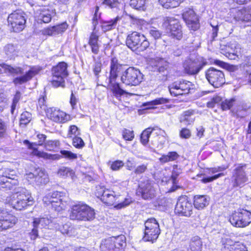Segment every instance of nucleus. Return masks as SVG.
Here are the masks:
<instances>
[{
	"label": "nucleus",
	"instance_id": "nucleus-1",
	"mask_svg": "<svg viewBox=\"0 0 251 251\" xmlns=\"http://www.w3.org/2000/svg\"><path fill=\"white\" fill-rule=\"evenodd\" d=\"M33 203V199L27 190L23 187L16 188L14 193L6 198L5 202L0 201V227L7 229L13 227L17 222L15 216L8 213L7 209L4 210V205L22 210Z\"/></svg>",
	"mask_w": 251,
	"mask_h": 251
},
{
	"label": "nucleus",
	"instance_id": "nucleus-2",
	"mask_svg": "<svg viewBox=\"0 0 251 251\" xmlns=\"http://www.w3.org/2000/svg\"><path fill=\"white\" fill-rule=\"evenodd\" d=\"M33 226V228L30 233L31 240H35L38 236V228L59 230L62 234L68 236H73L75 233V229L70 223L63 224L60 218H53L50 216L34 218Z\"/></svg>",
	"mask_w": 251,
	"mask_h": 251
},
{
	"label": "nucleus",
	"instance_id": "nucleus-3",
	"mask_svg": "<svg viewBox=\"0 0 251 251\" xmlns=\"http://www.w3.org/2000/svg\"><path fill=\"white\" fill-rule=\"evenodd\" d=\"M126 43L128 48L136 52L145 50L150 46L146 37L136 31H133L127 35Z\"/></svg>",
	"mask_w": 251,
	"mask_h": 251
},
{
	"label": "nucleus",
	"instance_id": "nucleus-4",
	"mask_svg": "<svg viewBox=\"0 0 251 251\" xmlns=\"http://www.w3.org/2000/svg\"><path fill=\"white\" fill-rule=\"evenodd\" d=\"M24 144L27 145L29 149L33 150V154L44 159L58 160L61 158V157H62L68 160H74L77 159L78 157L77 154L67 150H61L60 151L61 156L57 154H52L44 151H41L37 150V149L34 147V146H37V144L35 143H31L26 140L24 141Z\"/></svg>",
	"mask_w": 251,
	"mask_h": 251
},
{
	"label": "nucleus",
	"instance_id": "nucleus-5",
	"mask_svg": "<svg viewBox=\"0 0 251 251\" xmlns=\"http://www.w3.org/2000/svg\"><path fill=\"white\" fill-rule=\"evenodd\" d=\"M69 198L66 193L55 191L43 198V201L47 205L51 204L55 210L60 211L66 208Z\"/></svg>",
	"mask_w": 251,
	"mask_h": 251
},
{
	"label": "nucleus",
	"instance_id": "nucleus-6",
	"mask_svg": "<svg viewBox=\"0 0 251 251\" xmlns=\"http://www.w3.org/2000/svg\"><path fill=\"white\" fill-rule=\"evenodd\" d=\"M67 67V64L64 62H59L52 67L51 70L52 79L50 82L53 87L57 88L65 86V79L68 75Z\"/></svg>",
	"mask_w": 251,
	"mask_h": 251
},
{
	"label": "nucleus",
	"instance_id": "nucleus-7",
	"mask_svg": "<svg viewBox=\"0 0 251 251\" xmlns=\"http://www.w3.org/2000/svg\"><path fill=\"white\" fill-rule=\"evenodd\" d=\"M162 27L167 34L173 38L180 40L182 37L181 26L178 20L173 17H166L163 19Z\"/></svg>",
	"mask_w": 251,
	"mask_h": 251
},
{
	"label": "nucleus",
	"instance_id": "nucleus-8",
	"mask_svg": "<svg viewBox=\"0 0 251 251\" xmlns=\"http://www.w3.org/2000/svg\"><path fill=\"white\" fill-rule=\"evenodd\" d=\"M143 79V75L139 70L129 67L125 70L121 76V81L129 86H137Z\"/></svg>",
	"mask_w": 251,
	"mask_h": 251
},
{
	"label": "nucleus",
	"instance_id": "nucleus-9",
	"mask_svg": "<svg viewBox=\"0 0 251 251\" xmlns=\"http://www.w3.org/2000/svg\"><path fill=\"white\" fill-rule=\"evenodd\" d=\"M229 221L235 227H246L251 223V212L244 209L236 211L230 216Z\"/></svg>",
	"mask_w": 251,
	"mask_h": 251
},
{
	"label": "nucleus",
	"instance_id": "nucleus-10",
	"mask_svg": "<svg viewBox=\"0 0 251 251\" xmlns=\"http://www.w3.org/2000/svg\"><path fill=\"white\" fill-rule=\"evenodd\" d=\"M145 229L143 239L145 241H155L160 234L159 224L154 218L148 219L145 223Z\"/></svg>",
	"mask_w": 251,
	"mask_h": 251
},
{
	"label": "nucleus",
	"instance_id": "nucleus-11",
	"mask_svg": "<svg viewBox=\"0 0 251 251\" xmlns=\"http://www.w3.org/2000/svg\"><path fill=\"white\" fill-rule=\"evenodd\" d=\"M169 89L172 96H177L188 94L194 89V85L192 82L182 79L173 83Z\"/></svg>",
	"mask_w": 251,
	"mask_h": 251
},
{
	"label": "nucleus",
	"instance_id": "nucleus-12",
	"mask_svg": "<svg viewBox=\"0 0 251 251\" xmlns=\"http://www.w3.org/2000/svg\"><path fill=\"white\" fill-rule=\"evenodd\" d=\"M205 77L209 83L215 88H219L225 83L223 71L211 67L205 72Z\"/></svg>",
	"mask_w": 251,
	"mask_h": 251
},
{
	"label": "nucleus",
	"instance_id": "nucleus-13",
	"mask_svg": "<svg viewBox=\"0 0 251 251\" xmlns=\"http://www.w3.org/2000/svg\"><path fill=\"white\" fill-rule=\"evenodd\" d=\"M96 195L108 205H113L119 201L117 200L119 196L116 195L113 191L106 189L103 186L100 185L96 187Z\"/></svg>",
	"mask_w": 251,
	"mask_h": 251
},
{
	"label": "nucleus",
	"instance_id": "nucleus-14",
	"mask_svg": "<svg viewBox=\"0 0 251 251\" xmlns=\"http://www.w3.org/2000/svg\"><path fill=\"white\" fill-rule=\"evenodd\" d=\"M193 206L186 196L180 197L175 207V212L179 215L190 217L193 213Z\"/></svg>",
	"mask_w": 251,
	"mask_h": 251
},
{
	"label": "nucleus",
	"instance_id": "nucleus-15",
	"mask_svg": "<svg viewBox=\"0 0 251 251\" xmlns=\"http://www.w3.org/2000/svg\"><path fill=\"white\" fill-rule=\"evenodd\" d=\"M7 21L13 31L16 32H20L24 29L26 22L24 14L19 11H15L10 14Z\"/></svg>",
	"mask_w": 251,
	"mask_h": 251
},
{
	"label": "nucleus",
	"instance_id": "nucleus-16",
	"mask_svg": "<svg viewBox=\"0 0 251 251\" xmlns=\"http://www.w3.org/2000/svg\"><path fill=\"white\" fill-rule=\"evenodd\" d=\"M156 185L148 179L141 181L139 184L138 192L141 194L142 198L146 200H151L156 196Z\"/></svg>",
	"mask_w": 251,
	"mask_h": 251
},
{
	"label": "nucleus",
	"instance_id": "nucleus-17",
	"mask_svg": "<svg viewBox=\"0 0 251 251\" xmlns=\"http://www.w3.org/2000/svg\"><path fill=\"white\" fill-rule=\"evenodd\" d=\"M25 178L30 183H35L37 185L46 184L49 180L46 171L40 168H36L33 172L26 173Z\"/></svg>",
	"mask_w": 251,
	"mask_h": 251
},
{
	"label": "nucleus",
	"instance_id": "nucleus-18",
	"mask_svg": "<svg viewBox=\"0 0 251 251\" xmlns=\"http://www.w3.org/2000/svg\"><path fill=\"white\" fill-rule=\"evenodd\" d=\"M45 111L47 118L55 123H65L71 120L70 115L56 108H48Z\"/></svg>",
	"mask_w": 251,
	"mask_h": 251
},
{
	"label": "nucleus",
	"instance_id": "nucleus-19",
	"mask_svg": "<svg viewBox=\"0 0 251 251\" xmlns=\"http://www.w3.org/2000/svg\"><path fill=\"white\" fill-rule=\"evenodd\" d=\"M245 168V165L239 164L234 169L232 174L234 187H242L248 181Z\"/></svg>",
	"mask_w": 251,
	"mask_h": 251
},
{
	"label": "nucleus",
	"instance_id": "nucleus-20",
	"mask_svg": "<svg viewBox=\"0 0 251 251\" xmlns=\"http://www.w3.org/2000/svg\"><path fill=\"white\" fill-rule=\"evenodd\" d=\"M182 18L188 26L193 30H196L199 27L198 18L192 9L185 8L182 13Z\"/></svg>",
	"mask_w": 251,
	"mask_h": 251
},
{
	"label": "nucleus",
	"instance_id": "nucleus-21",
	"mask_svg": "<svg viewBox=\"0 0 251 251\" xmlns=\"http://www.w3.org/2000/svg\"><path fill=\"white\" fill-rule=\"evenodd\" d=\"M86 210L87 212H89V216H91V213L89 210V206L82 202H79L72 206L71 211L70 214V217L72 220H76L80 221L81 219L85 218L82 215L84 210Z\"/></svg>",
	"mask_w": 251,
	"mask_h": 251
},
{
	"label": "nucleus",
	"instance_id": "nucleus-22",
	"mask_svg": "<svg viewBox=\"0 0 251 251\" xmlns=\"http://www.w3.org/2000/svg\"><path fill=\"white\" fill-rule=\"evenodd\" d=\"M205 65V63L201 62L196 60H193L191 58L186 59L183 67L185 72L189 75L198 74Z\"/></svg>",
	"mask_w": 251,
	"mask_h": 251
},
{
	"label": "nucleus",
	"instance_id": "nucleus-23",
	"mask_svg": "<svg viewBox=\"0 0 251 251\" xmlns=\"http://www.w3.org/2000/svg\"><path fill=\"white\" fill-rule=\"evenodd\" d=\"M17 177L14 171H6L0 177V184H5V187L11 189L13 185H16L18 183Z\"/></svg>",
	"mask_w": 251,
	"mask_h": 251
},
{
	"label": "nucleus",
	"instance_id": "nucleus-24",
	"mask_svg": "<svg viewBox=\"0 0 251 251\" xmlns=\"http://www.w3.org/2000/svg\"><path fill=\"white\" fill-rule=\"evenodd\" d=\"M226 50H232L233 52H226L224 48L221 49V53L230 60H235L239 58L241 55V47L240 45L236 42H230L226 46Z\"/></svg>",
	"mask_w": 251,
	"mask_h": 251
},
{
	"label": "nucleus",
	"instance_id": "nucleus-25",
	"mask_svg": "<svg viewBox=\"0 0 251 251\" xmlns=\"http://www.w3.org/2000/svg\"><path fill=\"white\" fill-rule=\"evenodd\" d=\"M41 70L42 68L38 66L31 67L25 75L14 78L13 82L15 85H20L25 83L38 74Z\"/></svg>",
	"mask_w": 251,
	"mask_h": 251
},
{
	"label": "nucleus",
	"instance_id": "nucleus-26",
	"mask_svg": "<svg viewBox=\"0 0 251 251\" xmlns=\"http://www.w3.org/2000/svg\"><path fill=\"white\" fill-rule=\"evenodd\" d=\"M108 86L112 92L113 96L119 100H120L122 96L128 94L126 90L121 88L120 84L116 82V79H108Z\"/></svg>",
	"mask_w": 251,
	"mask_h": 251
},
{
	"label": "nucleus",
	"instance_id": "nucleus-27",
	"mask_svg": "<svg viewBox=\"0 0 251 251\" xmlns=\"http://www.w3.org/2000/svg\"><path fill=\"white\" fill-rule=\"evenodd\" d=\"M68 26L67 23L64 22L61 24L45 28L43 30V34L49 36H54L64 32Z\"/></svg>",
	"mask_w": 251,
	"mask_h": 251
},
{
	"label": "nucleus",
	"instance_id": "nucleus-28",
	"mask_svg": "<svg viewBox=\"0 0 251 251\" xmlns=\"http://www.w3.org/2000/svg\"><path fill=\"white\" fill-rule=\"evenodd\" d=\"M124 70L123 66L119 64L116 58H112L110 63V72L108 79H116L118 74Z\"/></svg>",
	"mask_w": 251,
	"mask_h": 251
},
{
	"label": "nucleus",
	"instance_id": "nucleus-29",
	"mask_svg": "<svg viewBox=\"0 0 251 251\" xmlns=\"http://www.w3.org/2000/svg\"><path fill=\"white\" fill-rule=\"evenodd\" d=\"M209 198L206 195H196L194 198V206L198 209H203L209 204Z\"/></svg>",
	"mask_w": 251,
	"mask_h": 251
},
{
	"label": "nucleus",
	"instance_id": "nucleus-30",
	"mask_svg": "<svg viewBox=\"0 0 251 251\" xmlns=\"http://www.w3.org/2000/svg\"><path fill=\"white\" fill-rule=\"evenodd\" d=\"M195 113L193 110L183 112L179 117V122L187 126L192 124L195 119Z\"/></svg>",
	"mask_w": 251,
	"mask_h": 251
},
{
	"label": "nucleus",
	"instance_id": "nucleus-31",
	"mask_svg": "<svg viewBox=\"0 0 251 251\" xmlns=\"http://www.w3.org/2000/svg\"><path fill=\"white\" fill-rule=\"evenodd\" d=\"M24 72V69L19 67H12L6 64L0 65V75L3 73H9L11 75H20Z\"/></svg>",
	"mask_w": 251,
	"mask_h": 251
},
{
	"label": "nucleus",
	"instance_id": "nucleus-32",
	"mask_svg": "<svg viewBox=\"0 0 251 251\" xmlns=\"http://www.w3.org/2000/svg\"><path fill=\"white\" fill-rule=\"evenodd\" d=\"M53 14L54 12L52 10H50L47 7H43L40 9L38 20L45 23H48L51 21Z\"/></svg>",
	"mask_w": 251,
	"mask_h": 251
},
{
	"label": "nucleus",
	"instance_id": "nucleus-33",
	"mask_svg": "<svg viewBox=\"0 0 251 251\" xmlns=\"http://www.w3.org/2000/svg\"><path fill=\"white\" fill-rule=\"evenodd\" d=\"M99 35L96 33L93 32L89 38V45L91 47L92 52L95 54H97L99 52L100 45L98 43Z\"/></svg>",
	"mask_w": 251,
	"mask_h": 251
},
{
	"label": "nucleus",
	"instance_id": "nucleus-34",
	"mask_svg": "<svg viewBox=\"0 0 251 251\" xmlns=\"http://www.w3.org/2000/svg\"><path fill=\"white\" fill-rule=\"evenodd\" d=\"M181 173V170L179 168H178L177 165H174L173 166L172 175L171 178L170 180V181L171 182V183H172L173 184V186L170 190L171 191H174L177 189V188L179 187L177 185V180L176 179V178Z\"/></svg>",
	"mask_w": 251,
	"mask_h": 251
},
{
	"label": "nucleus",
	"instance_id": "nucleus-35",
	"mask_svg": "<svg viewBox=\"0 0 251 251\" xmlns=\"http://www.w3.org/2000/svg\"><path fill=\"white\" fill-rule=\"evenodd\" d=\"M237 18L243 21H251V7L238 10L237 13Z\"/></svg>",
	"mask_w": 251,
	"mask_h": 251
},
{
	"label": "nucleus",
	"instance_id": "nucleus-36",
	"mask_svg": "<svg viewBox=\"0 0 251 251\" xmlns=\"http://www.w3.org/2000/svg\"><path fill=\"white\" fill-rule=\"evenodd\" d=\"M152 62L153 65L159 73H163L167 69L168 63L163 58H156L152 61Z\"/></svg>",
	"mask_w": 251,
	"mask_h": 251
},
{
	"label": "nucleus",
	"instance_id": "nucleus-37",
	"mask_svg": "<svg viewBox=\"0 0 251 251\" xmlns=\"http://www.w3.org/2000/svg\"><path fill=\"white\" fill-rule=\"evenodd\" d=\"M58 175L63 178L71 177L73 180L75 177V172L71 168L67 167H61L57 172Z\"/></svg>",
	"mask_w": 251,
	"mask_h": 251
},
{
	"label": "nucleus",
	"instance_id": "nucleus-38",
	"mask_svg": "<svg viewBox=\"0 0 251 251\" xmlns=\"http://www.w3.org/2000/svg\"><path fill=\"white\" fill-rule=\"evenodd\" d=\"M227 168H228V166H224V165L222 166L217 167V169L218 170V172L219 173H218V174L214 175L211 176H206V177H203L201 180L202 182L204 183H206L208 182H212L213 180H216L217 178H218L222 176H225L224 173H220V172L225 171Z\"/></svg>",
	"mask_w": 251,
	"mask_h": 251
},
{
	"label": "nucleus",
	"instance_id": "nucleus-39",
	"mask_svg": "<svg viewBox=\"0 0 251 251\" xmlns=\"http://www.w3.org/2000/svg\"><path fill=\"white\" fill-rule=\"evenodd\" d=\"M120 19L118 16L113 20L110 21H104L101 25V28L104 32L112 30L116 27L118 21Z\"/></svg>",
	"mask_w": 251,
	"mask_h": 251
},
{
	"label": "nucleus",
	"instance_id": "nucleus-40",
	"mask_svg": "<svg viewBox=\"0 0 251 251\" xmlns=\"http://www.w3.org/2000/svg\"><path fill=\"white\" fill-rule=\"evenodd\" d=\"M222 251H248L246 247L243 244L236 243L232 245H226L222 249Z\"/></svg>",
	"mask_w": 251,
	"mask_h": 251
},
{
	"label": "nucleus",
	"instance_id": "nucleus-41",
	"mask_svg": "<svg viewBox=\"0 0 251 251\" xmlns=\"http://www.w3.org/2000/svg\"><path fill=\"white\" fill-rule=\"evenodd\" d=\"M179 157V155L176 151H170L167 154H163L159 158V160L162 163L176 160Z\"/></svg>",
	"mask_w": 251,
	"mask_h": 251
},
{
	"label": "nucleus",
	"instance_id": "nucleus-42",
	"mask_svg": "<svg viewBox=\"0 0 251 251\" xmlns=\"http://www.w3.org/2000/svg\"><path fill=\"white\" fill-rule=\"evenodd\" d=\"M116 249H122L126 246V237L123 235L112 237Z\"/></svg>",
	"mask_w": 251,
	"mask_h": 251
},
{
	"label": "nucleus",
	"instance_id": "nucleus-43",
	"mask_svg": "<svg viewBox=\"0 0 251 251\" xmlns=\"http://www.w3.org/2000/svg\"><path fill=\"white\" fill-rule=\"evenodd\" d=\"M248 109V106L243 103L237 104L235 107H234L232 111L237 117H243L247 115V110Z\"/></svg>",
	"mask_w": 251,
	"mask_h": 251
},
{
	"label": "nucleus",
	"instance_id": "nucleus-44",
	"mask_svg": "<svg viewBox=\"0 0 251 251\" xmlns=\"http://www.w3.org/2000/svg\"><path fill=\"white\" fill-rule=\"evenodd\" d=\"M185 0H159L160 4L164 8H174L178 6Z\"/></svg>",
	"mask_w": 251,
	"mask_h": 251
},
{
	"label": "nucleus",
	"instance_id": "nucleus-45",
	"mask_svg": "<svg viewBox=\"0 0 251 251\" xmlns=\"http://www.w3.org/2000/svg\"><path fill=\"white\" fill-rule=\"evenodd\" d=\"M191 251H201L202 248V242L198 236L193 237L190 243Z\"/></svg>",
	"mask_w": 251,
	"mask_h": 251
},
{
	"label": "nucleus",
	"instance_id": "nucleus-46",
	"mask_svg": "<svg viewBox=\"0 0 251 251\" xmlns=\"http://www.w3.org/2000/svg\"><path fill=\"white\" fill-rule=\"evenodd\" d=\"M240 67L243 72L247 75H251V56L245 57L244 62L241 64Z\"/></svg>",
	"mask_w": 251,
	"mask_h": 251
},
{
	"label": "nucleus",
	"instance_id": "nucleus-47",
	"mask_svg": "<svg viewBox=\"0 0 251 251\" xmlns=\"http://www.w3.org/2000/svg\"><path fill=\"white\" fill-rule=\"evenodd\" d=\"M155 130V127H148L144 130L141 135V142L146 146L149 142V137L152 132Z\"/></svg>",
	"mask_w": 251,
	"mask_h": 251
},
{
	"label": "nucleus",
	"instance_id": "nucleus-48",
	"mask_svg": "<svg viewBox=\"0 0 251 251\" xmlns=\"http://www.w3.org/2000/svg\"><path fill=\"white\" fill-rule=\"evenodd\" d=\"M169 100L164 98H157L153 100L146 102L144 104V106H148L149 108H152L154 106L159 104H165L169 102Z\"/></svg>",
	"mask_w": 251,
	"mask_h": 251
},
{
	"label": "nucleus",
	"instance_id": "nucleus-49",
	"mask_svg": "<svg viewBox=\"0 0 251 251\" xmlns=\"http://www.w3.org/2000/svg\"><path fill=\"white\" fill-rule=\"evenodd\" d=\"M146 0H130V5L135 9H144Z\"/></svg>",
	"mask_w": 251,
	"mask_h": 251
},
{
	"label": "nucleus",
	"instance_id": "nucleus-50",
	"mask_svg": "<svg viewBox=\"0 0 251 251\" xmlns=\"http://www.w3.org/2000/svg\"><path fill=\"white\" fill-rule=\"evenodd\" d=\"M80 135V130L77 126L71 125L69 127L67 133L68 138H73L75 136H79Z\"/></svg>",
	"mask_w": 251,
	"mask_h": 251
},
{
	"label": "nucleus",
	"instance_id": "nucleus-51",
	"mask_svg": "<svg viewBox=\"0 0 251 251\" xmlns=\"http://www.w3.org/2000/svg\"><path fill=\"white\" fill-rule=\"evenodd\" d=\"M238 102H236L235 98L231 99L229 100H226L225 101L222 102V107L224 110L229 109L234 104H237Z\"/></svg>",
	"mask_w": 251,
	"mask_h": 251
},
{
	"label": "nucleus",
	"instance_id": "nucleus-52",
	"mask_svg": "<svg viewBox=\"0 0 251 251\" xmlns=\"http://www.w3.org/2000/svg\"><path fill=\"white\" fill-rule=\"evenodd\" d=\"M59 145L60 142L58 140H49L45 143V147L48 151H53Z\"/></svg>",
	"mask_w": 251,
	"mask_h": 251
},
{
	"label": "nucleus",
	"instance_id": "nucleus-53",
	"mask_svg": "<svg viewBox=\"0 0 251 251\" xmlns=\"http://www.w3.org/2000/svg\"><path fill=\"white\" fill-rule=\"evenodd\" d=\"M31 119V115L30 113L25 111L23 112L21 115L20 125H26L30 121Z\"/></svg>",
	"mask_w": 251,
	"mask_h": 251
},
{
	"label": "nucleus",
	"instance_id": "nucleus-54",
	"mask_svg": "<svg viewBox=\"0 0 251 251\" xmlns=\"http://www.w3.org/2000/svg\"><path fill=\"white\" fill-rule=\"evenodd\" d=\"M6 54L9 58H12L16 54L17 51L15 47L12 44H8L4 48Z\"/></svg>",
	"mask_w": 251,
	"mask_h": 251
},
{
	"label": "nucleus",
	"instance_id": "nucleus-55",
	"mask_svg": "<svg viewBox=\"0 0 251 251\" xmlns=\"http://www.w3.org/2000/svg\"><path fill=\"white\" fill-rule=\"evenodd\" d=\"M73 145L77 149H80L83 148L85 146V143L81 138L78 136H75L73 137Z\"/></svg>",
	"mask_w": 251,
	"mask_h": 251
},
{
	"label": "nucleus",
	"instance_id": "nucleus-56",
	"mask_svg": "<svg viewBox=\"0 0 251 251\" xmlns=\"http://www.w3.org/2000/svg\"><path fill=\"white\" fill-rule=\"evenodd\" d=\"M112 237H110L106 240L102 244L101 246L102 248H105L108 251H114L116 249L115 245L113 243Z\"/></svg>",
	"mask_w": 251,
	"mask_h": 251
},
{
	"label": "nucleus",
	"instance_id": "nucleus-57",
	"mask_svg": "<svg viewBox=\"0 0 251 251\" xmlns=\"http://www.w3.org/2000/svg\"><path fill=\"white\" fill-rule=\"evenodd\" d=\"M103 4L111 9H117L120 4L119 0H104Z\"/></svg>",
	"mask_w": 251,
	"mask_h": 251
},
{
	"label": "nucleus",
	"instance_id": "nucleus-58",
	"mask_svg": "<svg viewBox=\"0 0 251 251\" xmlns=\"http://www.w3.org/2000/svg\"><path fill=\"white\" fill-rule=\"evenodd\" d=\"M112 170L116 171L121 169L124 165V163L121 160H116L109 163Z\"/></svg>",
	"mask_w": 251,
	"mask_h": 251
},
{
	"label": "nucleus",
	"instance_id": "nucleus-59",
	"mask_svg": "<svg viewBox=\"0 0 251 251\" xmlns=\"http://www.w3.org/2000/svg\"><path fill=\"white\" fill-rule=\"evenodd\" d=\"M91 213V216H89V212H87L86 210H84V212H83L82 215L84 216L85 218H83L84 219H81L80 221H91L93 220L95 218V212L94 211V210L90 207L89 206V210Z\"/></svg>",
	"mask_w": 251,
	"mask_h": 251
},
{
	"label": "nucleus",
	"instance_id": "nucleus-60",
	"mask_svg": "<svg viewBox=\"0 0 251 251\" xmlns=\"http://www.w3.org/2000/svg\"><path fill=\"white\" fill-rule=\"evenodd\" d=\"M122 135L123 138L126 141H132L134 137L133 131L126 129L123 131Z\"/></svg>",
	"mask_w": 251,
	"mask_h": 251
},
{
	"label": "nucleus",
	"instance_id": "nucleus-61",
	"mask_svg": "<svg viewBox=\"0 0 251 251\" xmlns=\"http://www.w3.org/2000/svg\"><path fill=\"white\" fill-rule=\"evenodd\" d=\"M148 166V163H147L138 165L135 168L134 171V173L136 175H140L145 173L147 170Z\"/></svg>",
	"mask_w": 251,
	"mask_h": 251
},
{
	"label": "nucleus",
	"instance_id": "nucleus-62",
	"mask_svg": "<svg viewBox=\"0 0 251 251\" xmlns=\"http://www.w3.org/2000/svg\"><path fill=\"white\" fill-rule=\"evenodd\" d=\"M132 202L131 198L127 197L125 199V200L114 206V207L117 209H120L124 208Z\"/></svg>",
	"mask_w": 251,
	"mask_h": 251
},
{
	"label": "nucleus",
	"instance_id": "nucleus-63",
	"mask_svg": "<svg viewBox=\"0 0 251 251\" xmlns=\"http://www.w3.org/2000/svg\"><path fill=\"white\" fill-rule=\"evenodd\" d=\"M150 35L155 40L159 39L162 35L161 32L155 28H153L150 29L149 31Z\"/></svg>",
	"mask_w": 251,
	"mask_h": 251
},
{
	"label": "nucleus",
	"instance_id": "nucleus-64",
	"mask_svg": "<svg viewBox=\"0 0 251 251\" xmlns=\"http://www.w3.org/2000/svg\"><path fill=\"white\" fill-rule=\"evenodd\" d=\"M190 130L186 128H183L179 132V136L181 138L188 139L191 136Z\"/></svg>",
	"mask_w": 251,
	"mask_h": 251
}]
</instances>
